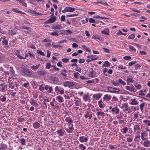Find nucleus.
<instances>
[{"label": "nucleus", "mask_w": 150, "mask_h": 150, "mask_svg": "<svg viewBox=\"0 0 150 150\" xmlns=\"http://www.w3.org/2000/svg\"><path fill=\"white\" fill-rule=\"evenodd\" d=\"M131 57L129 56H125L124 57V59L125 60H128L131 59Z\"/></svg>", "instance_id": "69168bd1"}, {"label": "nucleus", "mask_w": 150, "mask_h": 150, "mask_svg": "<svg viewBox=\"0 0 150 150\" xmlns=\"http://www.w3.org/2000/svg\"><path fill=\"white\" fill-rule=\"evenodd\" d=\"M111 96L108 94L105 95L103 97V100L106 101V100H109L111 98Z\"/></svg>", "instance_id": "1a4fd4ad"}, {"label": "nucleus", "mask_w": 150, "mask_h": 150, "mask_svg": "<svg viewBox=\"0 0 150 150\" xmlns=\"http://www.w3.org/2000/svg\"><path fill=\"white\" fill-rule=\"evenodd\" d=\"M38 73L40 76L45 75L46 74L45 71L43 70H42L40 71L37 72Z\"/></svg>", "instance_id": "aec40b11"}, {"label": "nucleus", "mask_w": 150, "mask_h": 150, "mask_svg": "<svg viewBox=\"0 0 150 150\" xmlns=\"http://www.w3.org/2000/svg\"><path fill=\"white\" fill-rule=\"evenodd\" d=\"M111 111L112 113L115 112V114H117L119 113V110L117 107H115L112 109Z\"/></svg>", "instance_id": "9d476101"}, {"label": "nucleus", "mask_w": 150, "mask_h": 150, "mask_svg": "<svg viewBox=\"0 0 150 150\" xmlns=\"http://www.w3.org/2000/svg\"><path fill=\"white\" fill-rule=\"evenodd\" d=\"M65 16H64V15L62 16H61V18H60L61 21H64L65 20Z\"/></svg>", "instance_id": "13d9d810"}, {"label": "nucleus", "mask_w": 150, "mask_h": 150, "mask_svg": "<svg viewBox=\"0 0 150 150\" xmlns=\"http://www.w3.org/2000/svg\"><path fill=\"white\" fill-rule=\"evenodd\" d=\"M112 84H113V85L115 86H118L119 85V83H118V81L116 80L115 81H113L112 83Z\"/></svg>", "instance_id": "7c9ffc66"}, {"label": "nucleus", "mask_w": 150, "mask_h": 150, "mask_svg": "<svg viewBox=\"0 0 150 150\" xmlns=\"http://www.w3.org/2000/svg\"><path fill=\"white\" fill-rule=\"evenodd\" d=\"M144 141L143 145L144 146L146 147H149L150 146V141L148 140V139H146L144 140Z\"/></svg>", "instance_id": "20e7f679"}, {"label": "nucleus", "mask_w": 150, "mask_h": 150, "mask_svg": "<svg viewBox=\"0 0 150 150\" xmlns=\"http://www.w3.org/2000/svg\"><path fill=\"white\" fill-rule=\"evenodd\" d=\"M89 22L90 23H95V21L93 19L90 18L89 19Z\"/></svg>", "instance_id": "e2e57ef3"}, {"label": "nucleus", "mask_w": 150, "mask_h": 150, "mask_svg": "<svg viewBox=\"0 0 150 150\" xmlns=\"http://www.w3.org/2000/svg\"><path fill=\"white\" fill-rule=\"evenodd\" d=\"M63 85L65 87L70 88L74 85V83L72 82L69 81H65L63 82Z\"/></svg>", "instance_id": "7ed1b4c3"}, {"label": "nucleus", "mask_w": 150, "mask_h": 150, "mask_svg": "<svg viewBox=\"0 0 150 150\" xmlns=\"http://www.w3.org/2000/svg\"><path fill=\"white\" fill-rule=\"evenodd\" d=\"M118 83H120L123 86H125L126 85V83L124 81H122L121 79H120L118 81Z\"/></svg>", "instance_id": "bb28decb"}, {"label": "nucleus", "mask_w": 150, "mask_h": 150, "mask_svg": "<svg viewBox=\"0 0 150 150\" xmlns=\"http://www.w3.org/2000/svg\"><path fill=\"white\" fill-rule=\"evenodd\" d=\"M75 101V104L76 106H79L80 103L79 101L78 100H74Z\"/></svg>", "instance_id": "6e6d98bb"}, {"label": "nucleus", "mask_w": 150, "mask_h": 150, "mask_svg": "<svg viewBox=\"0 0 150 150\" xmlns=\"http://www.w3.org/2000/svg\"><path fill=\"white\" fill-rule=\"evenodd\" d=\"M127 141L129 142H131L133 140V139L132 137H128L127 138Z\"/></svg>", "instance_id": "09e8293b"}, {"label": "nucleus", "mask_w": 150, "mask_h": 150, "mask_svg": "<svg viewBox=\"0 0 150 150\" xmlns=\"http://www.w3.org/2000/svg\"><path fill=\"white\" fill-rule=\"evenodd\" d=\"M101 95L102 94H95L93 95V97L96 99H98L101 97Z\"/></svg>", "instance_id": "ddd939ff"}, {"label": "nucleus", "mask_w": 150, "mask_h": 150, "mask_svg": "<svg viewBox=\"0 0 150 150\" xmlns=\"http://www.w3.org/2000/svg\"><path fill=\"white\" fill-rule=\"evenodd\" d=\"M6 147V146L5 144H3L0 146V150H3Z\"/></svg>", "instance_id": "79ce46f5"}, {"label": "nucleus", "mask_w": 150, "mask_h": 150, "mask_svg": "<svg viewBox=\"0 0 150 150\" xmlns=\"http://www.w3.org/2000/svg\"><path fill=\"white\" fill-rule=\"evenodd\" d=\"M33 126L35 129H37L40 126V124L37 122H35L34 123H33Z\"/></svg>", "instance_id": "f8f14e48"}, {"label": "nucleus", "mask_w": 150, "mask_h": 150, "mask_svg": "<svg viewBox=\"0 0 150 150\" xmlns=\"http://www.w3.org/2000/svg\"><path fill=\"white\" fill-rule=\"evenodd\" d=\"M102 100H100L98 102L99 106L100 108H102L103 107L104 104H102Z\"/></svg>", "instance_id": "4be33fe9"}, {"label": "nucleus", "mask_w": 150, "mask_h": 150, "mask_svg": "<svg viewBox=\"0 0 150 150\" xmlns=\"http://www.w3.org/2000/svg\"><path fill=\"white\" fill-rule=\"evenodd\" d=\"M92 38L94 39H97L100 40H102V38L100 37H99L98 35H93Z\"/></svg>", "instance_id": "5701e85b"}, {"label": "nucleus", "mask_w": 150, "mask_h": 150, "mask_svg": "<svg viewBox=\"0 0 150 150\" xmlns=\"http://www.w3.org/2000/svg\"><path fill=\"white\" fill-rule=\"evenodd\" d=\"M30 13L32 14H38L40 15H41L42 14L41 13H37L36 12L34 11H32L30 10Z\"/></svg>", "instance_id": "a18cd8bd"}, {"label": "nucleus", "mask_w": 150, "mask_h": 150, "mask_svg": "<svg viewBox=\"0 0 150 150\" xmlns=\"http://www.w3.org/2000/svg\"><path fill=\"white\" fill-rule=\"evenodd\" d=\"M110 66V63L107 61H106L105 62L104 64H103V65L102 66V67H108L109 66Z\"/></svg>", "instance_id": "b1692460"}, {"label": "nucleus", "mask_w": 150, "mask_h": 150, "mask_svg": "<svg viewBox=\"0 0 150 150\" xmlns=\"http://www.w3.org/2000/svg\"><path fill=\"white\" fill-rule=\"evenodd\" d=\"M102 33L103 34L106 35H108V33L109 32V30L107 29H105L103 31H102Z\"/></svg>", "instance_id": "4c0bfd02"}, {"label": "nucleus", "mask_w": 150, "mask_h": 150, "mask_svg": "<svg viewBox=\"0 0 150 150\" xmlns=\"http://www.w3.org/2000/svg\"><path fill=\"white\" fill-rule=\"evenodd\" d=\"M88 140V139L86 137H84V136H81L79 137V140L81 142H86Z\"/></svg>", "instance_id": "6e6552de"}, {"label": "nucleus", "mask_w": 150, "mask_h": 150, "mask_svg": "<svg viewBox=\"0 0 150 150\" xmlns=\"http://www.w3.org/2000/svg\"><path fill=\"white\" fill-rule=\"evenodd\" d=\"M126 81H127V84L128 85V83L129 82H133L134 81V80L133 79V78L132 76H130L129 77H127V79L126 80Z\"/></svg>", "instance_id": "4468645a"}, {"label": "nucleus", "mask_w": 150, "mask_h": 150, "mask_svg": "<svg viewBox=\"0 0 150 150\" xmlns=\"http://www.w3.org/2000/svg\"><path fill=\"white\" fill-rule=\"evenodd\" d=\"M145 105V103H142L140 105V110L141 111H142L143 110V108Z\"/></svg>", "instance_id": "c03bdc74"}, {"label": "nucleus", "mask_w": 150, "mask_h": 150, "mask_svg": "<svg viewBox=\"0 0 150 150\" xmlns=\"http://www.w3.org/2000/svg\"><path fill=\"white\" fill-rule=\"evenodd\" d=\"M47 57L48 58L49 57H50L51 52L49 50H47Z\"/></svg>", "instance_id": "4d7b16f0"}, {"label": "nucleus", "mask_w": 150, "mask_h": 150, "mask_svg": "<svg viewBox=\"0 0 150 150\" xmlns=\"http://www.w3.org/2000/svg\"><path fill=\"white\" fill-rule=\"evenodd\" d=\"M129 50L131 52H136V49L133 46H129Z\"/></svg>", "instance_id": "cd10ccee"}, {"label": "nucleus", "mask_w": 150, "mask_h": 150, "mask_svg": "<svg viewBox=\"0 0 150 150\" xmlns=\"http://www.w3.org/2000/svg\"><path fill=\"white\" fill-rule=\"evenodd\" d=\"M40 64H39L37 65H33L30 67V68L33 70H35L38 69L39 67L40 66Z\"/></svg>", "instance_id": "2eb2a0df"}, {"label": "nucleus", "mask_w": 150, "mask_h": 150, "mask_svg": "<svg viewBox=\"0 0 150 150\" xmlns=\"http://www.w3.org/2000/svg\"><path fill=\"white\" fill-rule=\"evenodd\" d=\"M79 74V73L76 72H75L73 73L74 76L76 79L78 78Z\"/></svg>", "instance_id": "ea45409f"}, {"label": "nucleus", "mask_w": 150, "mask_h": 150, "mask_svg": "<svg viewBox=\"0 0 150 150\" xmlns=\"http://www.w3.org/2000/svg\"><path fill=\"white\" fill-rule=\"evenodd\" d=\"M21 144L22 145H24L25 144V141L24 138H21Z\"/></svg>", "instance_id": "58836bf2"}, {"label": "nucleus", "mask_w": 150, "mask_h": 150, "mask_svg": "<svg viewBox=\"0 0 150 150\" xmlns=\"http://www.w3.org/2000/svg\"><path fill=\"white\" fill-rule=\"evenodd\" d=\"M141 138L142 140H144L146 139H148V138H144L145 134L144 133L141 132Z\"/></svg>", "instance_id": "c9c22d12"}, {"label": "nucleus", "mask_w": 150, "mask_h": 150, "mask_svg": "<svg viewBox=\"0 0 150 150\" xmlns=\"http://www.w3.org/2000/svg\"><path fill=\"white\" fill-rule=\"evenodd\" d=\"M51 35H52V36L57 35V36H58L59 35L58 34V33L57 32H52L51 33Z\"/></svg>", "instance_id": "864d4df0"}, {"label": "nucleus", "mask_w": 150, "mask_h": 150, "mask_svg": "<svg viewBox=\"0 0 150 150\" xmlns=\"http://www.w3.org/2000/svg\"><path fill=\"white\" fill-rule=\"evenodd\" d=\"M79 149L83 150H85L86 149V147L84 146L83 144H81L79 145Z\"/></svg>", "instance_id": "393cba45"}, {"label": "nucleus", "mask_w": 150, "mask_h": 150, "mask_svg": "<svg viewBox=\"0 0 150 150\" xmlns=\"http://www.w3.org/2000/svg\"><path fill=\"white\" fill-rule=\"evenodd\" d=\"M56 100L60 103H61L63 101L62 98L59 96H57V97Z\"/></svg>", "instance_id": "a878e982"}, {"label": "nucleus", "mask_w": 150, "mask_h": 150, "mask_svg": "<svg viewBox=\"0 0 150 150\" xmlns=\"http://www.w3.org/2000/svg\"><path fill=\"white\" fill-rule=\"evenodd\" d=\"M141 65L139 64H137L135 65V68L136 69H137L138 68L141 67Z\"/></svg>", "instance_id": "680f3d73"}, {"label": "nucleus", "mask_w": 150, "mask_h": 150, "mask_svg": "<svg viewBox=\"0 0 150 150\" xmlns=\"http://www.w3.org/2000/svg\"><path fill=\"white\" fill-rule=\"evenodd\" d=\"M65 120L70 124L73 122L72 120L69 117L66 118Z\"/></svg>", "instance_id": "6ab92c4d"}, {"label": "nucleus", "mask_w": 150, "mask_h": 150, "mask_svg": "<svg viewBox=\"0 0 150 150\" xmlns=\"http://www.w3.org/2000/svg\"><path fill=\"white\" fill-rule=\"evenodd\" d=\"M69 59L67 58H64L62 59V61L64 63L67 62H69Z\"/></svg>", "instance_id": "bf43d9fd"}, {"label": "nucleus", "mask_w": 150, "mask_h": 150, "mask_svg": "<svg viewBox=\"0 0 150 150\" xmlns=\"http://www.w3.org/2000/svg\"><path fill=\"white\" fill-rule=\"evenodd\" d=\"M96 114L99 115L101 114L102 116H103L104 115V113L103 112H97Z\"/></svg>", "instance_id": "de8ad7c7"}, {"label": "nucleus", "mask_w": 150, "mask_h": 150, "mask_svg": "<svg viewBox=\"0 0 150 150\" xmlns=\"http://www.w3.org/2000/svg\"><path fill=\"white\" fill-rule=\"evenodd\" d=\"M102 48L104 50V51L106 53L110 52V50L106 48L105 47H103Z\"/></svg>", "instance_id": "603ef678"}, {"label": "nucleus", "mask_w": 150, "mask_h": 150, "mask_svg": "<svg viewBox=\"0 0 150 150\" xmlns=\"http://www.w3.org/2000/svg\"><path fill=\"white\" fill-rule=\"evenodd\" d=\"M25 119L23 118L19 117L18 119V120L20 122H22L24 121Z\"/></svg>", "instance_id": "49530a36"}, {"label": "nucleus", "mask_w": 150, "mask_h": 150, "mask_svg": "<svg viewBox=\"0 0 150 150\" xmlns=\"http://www.w3.org/2000/svg\"><path fill=\"white\" fill-rule=\"evenodd\" d=\"M88 95L87 94H85L83 96V99L85 101H86L88 99Z\"/></svg>", "instance_id": "c756f323"}, {"label": "nucleus", "mask_w": 150, "mask_h": 150, "mask_svg": "<svg viewBox=\"0 0 150 150\" xmlns=\"http://www.w3.org/2000/svg\"><path fill=\"white\" fill-rule=\"evenodd\" d=\"M51 66V64L49 63H48L46 64V66L45 68L47 69H50V67Z\"/></svg>", "instance_id": "8fccbe9b"}, {"label": "nucleus", "mask_w": 150, "mask_h": 150, "mask_svg": "<svg viewBox=\"0 0 150 150\" xmlns=\"http://www.w3.org/2000/svg\"><path fill=\"white\" fill-rule=\"evenodd\" d=\"M85 61L83 59H80L79 60V63H82Z\"/></svg>", "instance_id": "338daca9"}, {"label": "nucleus", "mask_w": 150, "mask_h": 150, "mask_svg": "<svg viewBox=\"0 0 150 150\" xmlns=\"http://www.w3.org/2000/svg\"><path fill=\"white\" fill-rule=\"evenodd\" d=\"M125 88L127 90H128L131 91H134L135 90L134 86L132 85L131 87L128 86H126Z\"/></svg>", "instance_id": "0eeeda50"}, {"label": "nucleus", "mask_w": 150, "mask_h": 150, "mask_svg": "<svg viewBox=\"0 0 150 150\" xmlns=\"http://www.w3.org/2000/svg\"><path fill=\"white\" fill-rule=\"evenodd\" d=\"M56 17L55 16H53L52 18H50L49 19L46 21V23L47 24H49L50 23H53L56 21Z\"/></svg>", "instance_id": "39448f33"}, {"label": "nucleus", "mask_w": 150, "mask_h": 150, "mask_svg": "<svg viewBox=\"0 0 150 150\" xmlns=\"http://www.w3.org/2000/svg\"><path fill=\"white\" fill-rule=\"evenodd\" d=\"M62 27L61 26V25H57L53 26L52 27L53 29L56 30V29H62Z\"/></svg>", "instance_id": "dca6fc26"}, {"label": "nucleus", "mask_w": 150, "mask_h": 150, "mask_svg": "<svg viewBox=\"0 0 150 150\" xmlns=\"http://www.w3.org/2000/svg\"><path fill=\"white\" fill-rule=\"evenodd\" d=\"M6 98L5 96L1 95L0 97V100L2 102H4L6 100Z\"/></svg>", "instance_id": "c85d7f7f"}, {"label": "nucleus", "mask_w": 150, "mask_h": 150, "mask_svg": "<svg viewBox=\"0 0 150 150\" xmlns=\"http://www.w3.org/2000/svg\"><path fill=\"white\" fill-rule=\"evenodd\" d=\"M132 102L130 103V104L132 105H137L138 104V102L135 99H132Z\"/></svg>", "instance_id": "f3484780"}, {"label": "nucleus", "mask_w": 150, "mask_h": 150, "mask_svg": "<svg viewBox=\"0 0 150 150\" xmlns=\"http://www.w3.org/2000/svg\"><path fill=\"white\" fill-rule=\"evenodd\" d=\"M137 62L135 61H132V62H129V66H132L133 64H135Z\"/></svg>", "instance_id": "3c124183"}, {"label": "nucleus", "mask_w": 150, "mask_h": 150, "mask_svg": "<svg viewBox=\"0 0 150 150\" xmlns=\"http://www.w3.org/2000/svg\"><path fill=\"white\" fill-rule=\"evenodd\" d=\"M56 132L59 136L62 137L64 135L65 131L60 129L57 130Z\"/></svg>", "instance_id": "423d86ee"}, {"label": "nucleus", "mask_w": 150, "mask_h": 150, "mask_svg": "<svg viewBox=\"0 0 150 150\" xmlns=\"http://www.w3.org/2000/svg\"><path fill=\"white\" fill-rule=\"evenodd\" d=\"M123 131L122 132V133L123 134H125L126 133V132L128 130V128L127 127H124L123 129Z\"/></svg>", "instance_id": "e433bc0d"}, {"label": "nucleus", "mask_w": 150, "mask_h": 150, "mask_svg": "<svg viewBox=\"0 0 150 150\" xmlns=\"http://www.w3.org/2000/svg\"><path fill=\"white\" fill-rule=\"evenodd\" d=\"M82 47L85 48L86 51L90 52L91 51L89 47H86L85 45L82 46Z\"/></svg>", "instance_id": "a19ab883"}, {"label": "nucleus", "mask_w": 150, "mask_h": 150, "mask_svg": "<svg viewBox=\"0 0 150 150\" xmlns=\"http://www.w3.org/2000/svg\"><path fill=\"white\" fill-rule=\"evenodd\" d=\"M135 37V35L134 34H132L130 35L128 37V38L129 39H133Z\"/></svg>", "instance_id": "f704fd0d"}, {"label": "nucleus", "mask_w": 150, "mask_h": 150, "mask_svg": "<svg viewBox=\"0 0 150 150\" xmlns=\"http://www.w3.org/2000/svg\"><path fill=\"white\" fill-rule=\"evenodd\" d=\"M30 103L31 105H33L34 106L35 105H36V102L34 101L33 100H32L30 102Z\"/></svg>", "instance_id": "774afa93"}, {"label": "nucleus", "mask_w": 150, "mask_h": 150, "mask_svg": "<svg viewBox=\"0 0 150 150\" xmlns=\"http://www.w3.org/2000/svg\"><path fill=\"white\" fill-rule=\"evenodd\" d=\"M134 130H139L140 129V127L139 125H135L134 127Z\"/></svg>", "instance_id": "37998d69"}, {"label": "nucleus", "mask_w": 150, "mask_h": 150, "mask_svg": "<svg viewBox=\"0 0 150 150\" xmlns=\"http://www.w3.org/2000/svg\"><path fill=\"white\" fill-rule=\"evenodd\" d=\"M18 8H13L12 9V10L14 12L18 13H19L21 14H24L25 13H24L23 12L18 11Z\"/></svg>", "instance_id": "a211bd4d"}, {"label": "nucleus", "mask_w": 150, "mask_h": 150, "mask_svg": "<svg viewBox=\"0 0 150 150\" xmlns=\"http://www.w3.org/2000/svg\"><path fill=\"white\" fill-rule=\"evenodd\" d=\"M44 89V88L42 86V85H40L39 86V90L40 91H42Z\"/></svg>", "instance_id": "052dcab7"}, {"label": "nucleus", "mask_w": 150, "mask_h": 150, "mask_svg": "<svg viewBox=\"0 0 150 150\" xmlns=\"http://www.w3.org/2000/svg\"><path fill=\"white\" fill-rule=\"evenodd\" d=\"M22 72L24 74L25 76H30L32 74L31 70L28 69H23Z\"/></svg>", "instance_id": "f03ea898"}, {"label": "nucleus", "mask_w": 150, "mask_h": 150, "mask_svg": "<svg viewBox=\"0 0 150 150\" xmlns=\"http://www.w3.org/2000/svg\"><path fill=\"white\" fill-rule=\"evenodd\" d=\"M135 86L137 89H140L141 88V86L140 84L135 85Z\"/></svg>", "instance_id": "5fc2aeb1"}, {"label": "nucleus", "mask_w": 150, "mask_h": 150, "mask_svg": "<svg viewBox=\"0 0 150 150\" xmlns=\"http://www.w3.org/2000/svg\"><path fill=\"white\" fill-rule=\"evenodd\" d=\"M113 89H116L117 90V88H112V87H109L108 88V91L112 93V92H114Z\"/></svg>", "instance_id": "412c9836"}, {"label": "nucleus", "mask_w": 150, "mask_h": 150, "mask_svg": "<svg viewBox=\"0 0 150 150\" xmlns=\"http://www.w3.org/2000/svg\"><path fill=\"white\" fill-rule=\"evenodd\" d=\"M9 35H12L16 34V32L13 30H11L9 31Z\"/></svg>", "instance_id": "72a5a7b5"}, {"label": "nucleus", "mask_w": 150, "mask_h": 150, "mask_svg": "<svg viewBox=\"0 0 150 150\" xmlns=\"http://www.w3.org/2000/svg\"><path fill=\"white\" fill-rule=\"evenodd\" d=\"M37 53L43 56H45V55L44 54L43 52H42L40 50H38L37 51Z\"/></svg>", "instance_id": "2f4dec72"}, {"label": "nucleus", "mask_w": 150, "mask_h": 150, "mask_svg": "<svg viewBox=\"0 0 150 150\" xmlns=\"http://www.w3.org/2000/svg\"><path fill=\"white\" fill-rule=\"evenodd\" d=\"M22 27L23 28L26 29V30H30L31 28L30 27H28L27 25H25V24H23L22 26Z\"/></svg>", "instance_id": "473e14b6"}, {"label": "nucleus", "mask_w": 150, "mask_h": 150, "mask_svg": "<svg viewBox=\"0 0 150 150\" xmlns=\"http://www.w3.org/2000/svg\"><path fill=\"white\" fill-rule=\"evenodd\" d=\"M51 79L52 81H57V78L56 77H51Z\"/></svg>", "instance_id": "0e129e2a"}, {"label": "nucleus", "mask_w": 150, "mask_h": 150, "mask_svg": "<svg viewBox=\"0 0 150 150\" xmlns=\"http://www.w3.org/2000/svg\"><path fill=\"white\" fill-rule=\"evenodd\" d=\"M75 9L73 8H71L70 7H66L62 11V12L64 13H65L66 12H72L75 11Z\"/></svg>", "instance_id": "f257e3e1"}, {"label": "nucleus", "mask_w": 150, "mask_h": 150, "mask_svg": "<svg viewBox=\"0 0 150 150\" xmlns=\"http://www.w3.org/2000/svg\"><path fill=\"white\" fill-rule=\"evenodd\" d=\"M74 128L73 127V125L71 127H69V129L67 128L65 129L66 131L68 133H71L72 131H73Z\"/></svg>", "instance_id": "9b49d317"}]
</instances>
